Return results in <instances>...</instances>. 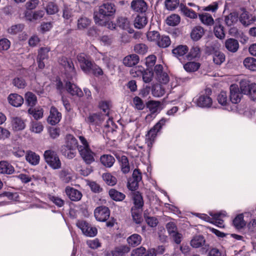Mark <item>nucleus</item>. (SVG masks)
Returning a JSON list of instances; mask_svg holds the SVG:
<instances>
[{
  "label": "nucleus",
  "mask_w": 256,
  "mask_h": 256,
  "mask_svg": "<svg viewBox=\"0 0 256 256\" xmlns=\"http://www.w3.org/2000/svg\"><path fill=\"white\" fill-rule=\"evenodd\" d=\"M116 12L115 5L109 2H104L98 8V11L94 13V20L96 24L103 25L106 24L105 20Z\"/></svg>",
  "instance_id": "nucleus-1"
},
{
  "label": "nucleus",
  "mask_w": 256,
  "mask_h": 256,
  "mask_svg": "<svg viewBox=\"0 0 256 256\" xmlns=\"http://www.w3.org/2000/svg\"><path fill=\"white\" fill-rule=\"evenodd\" d=\"M208 214L212 218L204 214L194 213V214L196 217L206 222L214 224L219 228L224 227L223 218L227 216V213L226 211L220 210L216 212H210Z\"/></svg>",
  "instance_id": "nucleus-2"
},
{
  "label": "nucleus",
  "mask_w": 256,
  "mask_h": 256,
  "mask_svg": "<svg viewBox=\"0 0 256 256\" xmlns=\"http://www.w3.org/2000/svg\"><path fill=\"white\" fill-rule=\"evenodd\" d=\"M79 140L82 144L78 146L79 154L87 164H90L94 162L96 154L90 149L88 142L83 136H80Z\"/></svg>",
  "instance_id": "nucleus-3"
},
{
  "label": "nucleus",
  "mask_w": 256,
  "mask_h": 256,
  "mask_svg": "<svg viewBox=\"0 0 256 256\" xmlns=\"http://www.w3.org/2000/svg\"><path fill=\"white\" fill-rule=\"evenodd\" d=\"M168 121V118H162L148 132L147 134H146V143L148 148L152 147L158 134L160 132L162 128Z\"/></svg>",
  "instance_id": "nucleus-4"
},
{
  "label": "nucleus",
  "mask_w": 256,
  "mask_h": 256,
  "mask_svg": "<svg viewBox=\"0 0 256 256\" xmlns=\"http://www.w3.org/2000/svg\"><path fill=\"white\" fill-rule=\"evenodd\" d=\"M210 90H206L204 93L200 94L194 100V102L202 108H209L212 105V100L210 96L211 94Z\"/></svg>",
  "instance_id": "nucleus-5"
},
{
  "label": "nucleus",
  "mask_w": 256,
  "mask_h": 256,
  "mask_svg": "<svg viewBox=\"0 0 256 256\" xmlns=\"http://www.w3.org/2000/svg\"><path fill=\"white\" fill-rule=\"evenodd\" d=\"M46 162L53 169H59L61 167V162L56 153L52 150H47L44 153Z\"/></svg>",
  "instance_id": "nucleus-6"
},
{
  "label": "nucleus",
  "mask_w": 256,
  "mask_h": 256,
  "mask_svg": "<svg viewBox=\"0 0 256 256\" xmlns=\"http://www.w3.org/2000/svg\"><path fill=\"white\" fill-rule=\"evenodd\" d=\"M76 226L80 229L82 234L86 236L94 237L98 233L96 228L92 226L86 221L83 220H78L76 224Z\"/></svg>",
  "instance_id": "nucleus-7"
},
{
  "label": "nucleus",
  "mask_w": 256,
  "mask_h": 256,
  "mask_svg": "<svg viewBox=\"0 0 256 256\" xmlns=\"http://www.w3.org/2000/svg\"><path fill=\"white\" fill-rule=\"evenodd\" d=\"M154 73L157 80L162 84H166L170 81L168 74L163 71V66L161 64H156L154 68Z\"/></svg>",
  "instance_id": "nucleus-8"
},
{
  "label": "nucleus",
  "mask_w": 256,
  "mask_h": 256,
  "mask_svg": "<svg viewBox=\"0 0 256 256\" xmlns=\"http://www.w3.org/2000/svg\"><path fill=\"white\" fill-rule=\"evenodd\" d=\"M142 179L141 172L138 170L135 169L133 172L132 177L128 180L127 184L128 188L132 191L136 190Z\"/></svg>",
  "instance_id": "nucleus-9"
},
{
  "label": "nucleus",
  "mask_w": 256,
  "mask_h": 256,
  "mask_svg": "<svg viewBox=\"0 0 256 256\" xmlns=\"http://www.w3.org/2000/svg\"><path fill=\"white\" fill-rule=\"evenodd\" d=\"M217 100L221 106H224V109L229 112H236L238 108L236 106H230L229 104L227 94L226 92L222 91L218 94Z\"/></svg>",
  "instance_id": "nucleus-10"
},
{
  "label": "nucleus",
  "mask_w": 256,
  "mask_h": 256,
  "mask_svg": "<svg viewBox=\"0 0 256 256\" xmlns=\"http://www.w3.org/2000/svg\"><path fill=\"white\" fill-rule=\"evenodd\" d=\"M110 215V210L108 207L100 206L96 208L94 211L96 219L99 222H104L107 220Z\"/></svg>",
  "instance_id": "nucleus-11"
},
{
  "label": "nucleus",
  "mask_w": 256,
  "mask_h": 256,
  "mask_svg": "<svg viewBox=\"0 0 256 256\" xmlns=\"http://www.w3.org/2000/svg\"><path fill=\"white\" fill-rule=\"evenodd\" d=\"M77 58L82 70L86 74L89 73L92 66V64L88 56L82 53L78 56Z\"/></svg>",
  "instance_id": "nucleus-12"
},
{
  "label": "nucleus",
  "mask_w": 256,
  "mask_h": 256,
  "mask_svg": "<svg viewBox=\"0 0 256 256\" xmlns=\"http://www.w3.org/2000/svg\"><path fill=\"white\" fill-rule=\"evenodd\" d=\"M106 118V116L99 113L90 114L85 121L90 126H100Z\"/></svg>",
  "instance_id": "nucleus-13"
},
{
  "label": "nucleus",
  "mask_w": 256,
  "mask_h": 256,
  "mask_svg": "<svg viewBox=\"0 0 256 256\" xmlns=\"http://www.w3.org/2000/svg\"><path fill=\"white\" fill-rule=\"evenodd\" d=\"M230 99L234 104L239 103L242 96L240 88L236 84H232L230 88Z\"/></svg>",
  "instance_id": "nucleus-14"
},
{
  "label": "nucleus",
  "mask_w": 256,
  "mask_h": 256,
  "mask_svg": "<svg viewBox=\"0 0 256 256\" xmlns=\"http://www.w3.org/2000/svg\"><path fill=\"white\" fill-rule=\"evenodd\" d=\"M62 118V114L54 106H52L50 110V115L48 118V122L52 126L58 123Z\"/></svg>",
  "instance_id": "nucleus-15"
},
{
  "label": "nucleus",
  "mask_w": 256,
  "mask_h": 256,
  "mask_svg": "<svg viewBox=\"0 0 256 256\" xmlns=\"http://www.w3.org/2000/svg\"><path fill=\"white\" fill-rule=\"evenodd\" d=\"M66 88L67 92L72 96L80 98L84 96V93L82 90L76 84L70 82H66Z\"/></svg>",
  "instance_id": "nucleus-16"
},
{
  "label": "nucleus",
  "mask_w": 256,
  "mask_h": 256,
  "mask_svg": "<svg viewBox=\"0 0 256 256\" xmlns=\"http://www.w3.org/2000/svg\"><path fill=\"white\" fill-rule=\"evenodd\" d=\"M59 62L61 65L64 66L66 71L72 73V76H76V70L71 59L68 58L66 57H62L60 59Z\"/></svg>",
  "instance_id": "nucleus-17"
},
{
  "label": "nucleus",
  "mask_w": 256,
  "mask_h": 256,
  "mask_svg": "<svg viewBox=\"0 0 256 256\" xmlns=\"http://www.w3.org/2000/svg\"><path fill=\"white\" fill-rule=\"evenodd\" d=\"M239 20L242 25L248 26L253 24L256 20V18L254 16L244 11L240 15Z\"/></svg>",
  "instance_id": "nucleus-18"
},
{
  "label": "nucleus",
  "mask_w": 256,
  "mask_h": 256,
  "mask_svg": "<svg viewBox=\"0 0 256 256\" xmlns=\"http://www.w3.org/2000/svg\"><path fill=\"white\" fill-rule=\"evenodd\" d=\"M79 146L80 145L78 144V142L76 138L73 135L68 134L66 136L64 144L61 146L78 149V146Z\"/></svg>",
  "instance_id": "nucleus-19"
},
{
  "label": "nucleus",
  "mask_w": 256,
  "mask_h": 256,
  "mask_svg": "<svg viewBox=\"0 0 256 256\" xmlns=\"http://www.w3.org/2000/svg\"><path fill=\"white\" fill-rule=\"evenodd\" d=\"M131 8L134 11L142 13L147 10V5L144 0H134L131 2Z\"/></svg>",
  "instance_id": "nucleus-20"
},
{
  "label": "nucleus",
  "mask_w": 256,
  "mask_h": 256,
  "mask_svg": "<svg viewBox=\"0 0 256 256\" xmlns=\"http://www.w3.org/2000/svg\"><path fill=\"white\" fill-rule=\"evenodd\" d=\"M66 192L70 199L72 201H78L82 196V193L78 190L70 187H66Z\"/></svg>",
  "instance_id": "nucleus-21"
},
{
  "label": "nucleus",
  "mask_w": 256,
  "mask_h": 256,
  "mask_svg": "<svg viewBox=\"0 0 256 256\" xmlns=\"http://www.w3.org/2000/svg\"><path fill=\"white\" fill-rule=\"evenodd\" d=\"M8 99L9 103L14 107L20 106L24 102L22 97L17 94H10Z\"/></svg>",
  "instance_id": "nucleus-22"
},
{
  "label": "nucleus",
  "mask_w": 256,
  "mask_h": 256,
  "mask_svg": "<svg viewBox=\"0 0 256 256\" xmlns=\"http://www.w3.org/2000/svg\"><path fill=\"white\" fill-rule=\"evenodd\" d=\"M139 62V57L136 54H132L126 56L123 60V64L127 66L132 67Z\"/></svg>",
  "instance_id": "nucleus-23"
},
{
  "label": "nucleus",
  "mask_w": 256,
  "mask_h": 256,
  "mask_svg": "<svg viewBox=\"0 0 256 256\" xmlns=\"http://www.w3.org/2000/svg\"><path fill=\"white\" fill-rule=\"evenodd\" d=\"M214 33L216 36L220 39H222L225 36L224 26L220 24V20H216L214 26Z\"/></svg>",
  "instance_id": "nucleus-24"
},
{
  "label": "nucleus",
  "mask_w": 256,
  "mask_h": 256,
  "mask_svg": "<svg viewBox=\"0 0 256 256\" xmlns=\"http://www.w3.org/2000/svg\"><path fill=\"white\" fill-rule=\"evenodd\" d=\"M188 52V48L186 46L180 45L172 50L173 54L180 60Z\"/></svg>",
  "instance_id": "nucleus-25"
},
{
  "label": "nucleus",
  "mask_w": 256,
  "mask_h": 256,
  "mask_svg": "<svg viewBox=\"0 0 256 256\" xmlns=\"http://www.w3.org/2000/svg\"><path fill=\"white\" fill-rule=\"evenodd\" d=\"M117 24L122 29L128 31L130 34L132 32L133 30L130 28V22L127 18L122 16L118 18Z\"/></svg>",
  "instance_id": "nucleus-26"
},
{
  "label": "nucleus",
  "mask_w": 256,
  "mask_h": 256,
  "mask_svg": "<svg viewBox=\"0 0 256 256\" xmlns=\"http://www.w3.org/2000/svg\"><path fill=\"white\" fill-rule=\"evenodd\" d=\"M204 34V29L200 26H196L193 28L190 33L192 39L194 41L199 40Z\"/></svg>",
  "instance_id": "nucleus-27"
},
{
  "label": "nucleus",
  "mask_w": 256,
  "mask_h": 256,
  "mask_svg": "<svg viewBox=\"0 0 256 256\" xmlns=\"http://www.w3.org/2000/svg\"><path fill=\"white\" fill-rule=\"evenodd\" d=\"M14 171V168L10 163L6 161L0 162V173L10 174Z\"/></svg>",
  "instance_id": "nucleus-28"
},
{
  "label": "nucleus",
  "mask_w": 256,
  "mask_h": 256,
  "mask_svg": "<svg viewBox=\"0 0 256 256\" xmlns=\"http://www.w3.org/2000/svg\"><path fill=\"white\" fill-rule=\"evenodd\" d=\"M225 46L228 50L234 52L238 50L239 44L237 40L234 38H229L226 41Z\"/></svg>",
  "instance_id": "nucleus-29"
},
{
  "label": "nucleus",
  "mask_w": 256,
  "mask_h": 256,
  "mask_svg": "<svg viewBox=\"0 0 256 256\" xmlns=\"http://www.w3.org/2000/svg\"><path fill=\"white\" fill-rule=\"evenodd\" d=\"M12 122V128L16 131L22 130L26 127L24 122L20 118L16 117L13 118Z\"/></svg>",
  "instance_id": "nucleus-30"
},
{
  "label": "nucleus",
  "mask_w": 256,
  "mask_h": 256,
  "mask_svg": "<svg viewBox=\"0 0 256 256\" xmlns=\"http://www.w3.org/2000/svg\"><path fill=\"white\" fill-rule=\"evenodd\" d=\"M206 240L203 236L198 235L193 237L190 240V244L192 248H198L203 246Z\"/></svg>",
  "instance_id": "nucleus-31"
},
{
  "label": "nucleus",
  "mask_w": 256,
  "mask_h": 256,
  "mask_svg": "<svg viewBox=\"0 0 256 256\" xmlns=\"http://www.w3.org/2000/svg\"><path fill=\"white\" fill-rule=\"evenodd\" d=\"M101 163L106 168L112 167L114 163L115 159L110 154H104L100 156Z\"/></svg>",
  "instance_id": "nucleus-32"
},
{
  "label": "nucleus",
  "mask_w": 256,
  "mask_h": 256,
  "mask_svg": "<svg viewBox=\"0 0 256 256\" xmlns=\"http://www.w3.org/2000/svg\"><path fill=\"white\" fill-rule=\"evenodd\" d=\"M60 152L62 156L68 159H72L76 154V149L61 146Z\"/></svg>",
  "instance_id": "nucleus-33"
},
{
  "label": "nucleus",
  "mask_w": 256,
  "mask_h": 256,
  "mask_svg": "<svg viewBox=\"0 0 256 256\" xmlns=\"http://www.w3.org/2000/svg\"><path fill=\"white\" fill-rule=\"evenodd\" d=\"M26 158L30 164L34 166L37 165L40 162V156L32 151L28 152Z\"/></svg>",
  "instance_id": "nucleus-34"
},
{
  "label": "nucleus",
  "mask_w": 256,
  "mask_h": 256,
  "mask_svg": "<svg viewBox=\"0 0 256 256\" xmlns=\"http://www.w3.org/2000/svg\"><path fill=\"white\" fill-rule=\"evenodd\" d=\"M142 242V237L137 234H134L127 238V242L130 246L135 247L139 245Z\"/></svg>",
  "instance_id": "nucleus-35"
},
{
  "label": "nucleus",
  "mask_w": 256,
  "mask_h": 256,
  "mask_svg": "<svg viewBox=\"0 0 256 256\" xmlns=\"http://www.w3.org/2000/svg\"><path fill=\"white\" fill-rule=\"evenodd\" d=\"M147 18L144 15H138L134 21V26L135 28L140 29L143 28L147 24Z\"/></svg>",
  "instance_id": "nucleus-36"
},
{
  "label": "nucleus",
  "mask_w": 256,
  "mask_h": 256,
  "mask_svg": "<svg viewBox=\"0 0 256 256\" xmlns=\"http://www.w3.org/2000/svg\"><path fill=\"white\" fill-rule=\"evenodd\" d=\"M244 214H240L236 216L233 220V224L236 229H241L246 225V222L244 220Z\"/></svg>",
  "instance_id": "nucleus-37"
},
{
  "label": "nucleus",
  "mask_w": 256,
  "mask_h": 256,
  "mask_svg": "<svg viewBox=\"0 0 256 256\" xmlns=\"http://www.w3.org/2000/svg\"><path fill=\"white\" fill-rule=\"evenodd\" d=\"M199 18L201 22L208 26H211L214 24V20L212 16L208 13H204L199 14Z\"/></svg>",
  "instance_id": "nucleus-38"
},
{
  "label": "nucleus",
  "mask_w": 256,
  "mask_h": 256,
  "mask_svg": "<svg viewBox=\"0 0 256 256\" xmlns=\"http://www.w3.org/2000/svg\"><path fill=\"white\" fill-rule=\"evenodd\" d=\"M110 197L115 201H122L125 198L126 196L123 193L116 190L115 189H111L108 192Z\"/></svg>",
  "instance_id": "nucleus-39"
},
{
  "label": "nucleus",
  "mask_w": 256,
  "mask_h": 256,
  "mask_svg": "<svg viewBox=\"0 0 256 256\" xmlns=\"http://www.w3.org/2000/svg\"><path fill=\"white\" fill-rule=\"evenodd\" d=\"M180 10L186 16L190 18H197L196 13L192 9L186 7V6L181 4L180 5Z\"/></svg>",
  "instance_id": "nucleus-40"
},
{
  "label": "nucleus",
  "mask_w": 256,
  "mask_h": 256,
  "mask_svg": "<svg viewBox=\"0 0 256 256\" xmlns=\"http://www.w3.org/2000/svg\"><path fill=\"white\" fill-rule=\"evenodd\" d=\"M130 248L126 246H121L116 248L112 252V256H124L125 254L128 252Z\"/></svg>",
  "instance_id": "nucleus-41"
},
{
  "label": "nucleus",
  "mask_w": 256,
  "mask_h": 256,
  "mask_svg": "<svg viewBox=\"0 0 256 256\" xmlns=\"http://www.w3.org/2000/svg\"><path fill=\"white\" fill-rule=\"evenodd\" d=\"M244 66L252 71L256 70V59L248 57L246 58L244 60Z\"/></svg>",
  "instance_id": "nucleus-42"
},
{
  "label": "nucleus",
  "mask_w": 256,
  "mask_h": 256,
  "mask_svg": "<svg viewBox=\"0 0 256 256\" xmlns=\"http://www.w3.org/2000/svg\"><path fill=\"white\" fill-rule=\"evenodd\" d=\"M28 114L32 115L33 118L36 120H39L42 118L44 114V110L42 108H30L28 110Z\"/></svg>",
  "instance_id": "nucleus-43"
},
{
  "label": "nucleus",
  "mask_w": 256,
  "mask_h": 256,
  "mask_svg": "<svg viewBox=\"0 0 256 256\" xmlns=\"http://www.w3.org/2000/svg\"><path fill=\"white\" fill-rule=\"evenodd\" d=\"M160 104L159 102L150 101L147 104V107L152 114H156L160 111Z\"/></svg>",
  "instance_id": "nucleus-44"
},
{
  "label": "nucleus",
  "mask_w": 256,
  "mask_h": 256,
  "mask_svg": "<svg viewBox=\"0 0 256 256\" xmlns=\"http://www.w3.org/2000/svg\"><path fill=\"white\" fill-rule=\"evenodd\" d=\"M131 212L134 221L137 224H140L142 221V210L132 208Z\"/></svg>",
  "instance_id": "nucleus-45"
},
{
  "label": "nucleus",
  "mask_w": 256,
  "mask_h": 256,
  "mask_svg": "<svg viewBox=\"0 0 256 256\" xmlns=\"http://www.w3.org/2000/svg\"><path fill=\"white\" fill-rule=\"evenodd\" d=\"M25 98L26 103L30 106H34L37 102L36 96L32 92H27L25 94Z\"/></svg>",
  "instance_id": "nucleus-46"
},
{
  "label": "nucleus",
  "mask_w": 256,
  "mask_h": 256,
  "mask_svg": "<svg viewBox=\"0 0 256 256\" xmlns=\"http://www.w3.org/2000/svg\"><path fill=\"white\" fill-rule=\"evenodd\" d=\"M133 200L134 206L132 208L142 210L144 206V202L141 194L138 192L135 194L134 196Z\"/></svg>",
  "instance_id": "nucleus-47"
},
{
  "label": "nucleus",
  "mask_w": 256,
  "mask_h": 256,
  "mask_svg": "<svg viewBox=\"0 0 256 256\" xmlns=\"http://www.w3.org/2000/svg\"><path fill=\"white\" fill-rule=\"evenodd\" d=\"M170 40L168 36H160L158 40L156 42L157 44L161 48H166L170 44Z\"/></svg>",
  "instance_id": "nucleus-48"
},
{
  "label": "nucleus",
  "mask_w": 256,
  "mask_h": 256,
  "mask_svg": "<svg viewBox=\"0 0 256 256\" xmlns=\"http://www.w3.org/2000/svg\"><path fill=\"white\" fill-rule=\"evenodd\" d=\"M121 170L124 174H127L130 170L128 160L125 156H122L120 160Z\"/></svg>",
  "instance_id": "nucleus-49"
},
{
  "label": "nucleus",
  "mask_w": 256,
  "mask_h": 256,
  "mask_svg": "<svg viewBox=\"0 0 256 256\" xmlns=\"http://www.w3.org/2000/svg\"><path fill=\"white\" fill-rule=\"evenodd\" d=\"M180 16L176 14H173L168 16L166 20L167 24L170 26H177L180 22Z\"/></svg>",
  "instance_id": "nucleus-50"
},
{
  "label": "nucleus",
  "mask_w": 256,
  "mask_h": 256,
  "mask_svg": "<svg viewBox=\"0 0 256 256\" xmlns=\"http://www.w3.org/2000/svg\"><path fill=\"white\" fill-rule=\"evenodd\" d=\"M200 66V64L194 62H188L184 66V70L188 72H196Z\"/></svg>",
  "instance_id": "nucleus-51"
},
{
  "label": "nucleus",
  "mask_w": 256,
  "mask_h": 256,
  "mask_svg": "<svg viewBox=\"0 0 256 256\" xmlns=\"http://www.w3.org/2000/svg\"><path fill=\"white\" fill-rule=\"evenodd\" d=\"M225 60L224 54L219 51H216L213 54V61L217 65H220Z\"/></svg>",
  "instance_id": "nucleus-52"
},
{
  "label": "nucleus",
  "mask_w": 256,
  "mask_h": 256,
  "mask_svg": "<svg viewBox=\"0 0 256 256\" xmlns=\"http://www.w3.org/2000/svg\"><path fill=\"white\" fill-rule=\"evenodd\" d=\"M24 28V25L23 24H17L12 26L8 29V32L12 35H16L22 31Z\"/></svg>",
  "instance_id": "nucleus-53"
},
{
  "label": "nucleus",
  "mask_w": 256,
  "mask_h": 256,
  "mask_svg": "<svg viewBox=\"0 0 256 256\" xmlns=\"http://www.w3.org/2000/svg\"><path fill=\"white\" fill-rule=\"evenodd\" d=\"M102 178L107 184L111 186L115 185L117 182L116 178L110 173L104 174Z\"/></svg>",
  "instance_id": "nucleus-54"
},
{
  "label": "nucleus",
  "mask_w": 256,
  "mask_h": 256,
  "mask_svg": "<svg viewBox=\"0 0 256 256\" xmlns=\"http://www.w3.org/2000/svg\"><path fill=\"white\" fill-rule=\"evenodd\" d=\"M152 94L156 97H161L165 94V88L161 84H157L153 87Z\"/></svg>",
  "instance_id": "nucleus-55"
},
{
  "label": "nucleus",
  "mask_w": 256,
  "mask_h": 256,
  "mask_svg": "<svg viewBox=\"0 0 256 256\" xmlns=\"http://www.w3.org/2000/svg\"><path fill=\"white\" fill-rule=\"evenodd\" d=\"M44 129V126L41 122L32 121L30 122V130L34 133L38 134L41 132Z\"/></svg>",
  "instance_id": "nucleus-56"
},
{
  "label": "nucleus",
  "mask_w": 256,
  "mask_h": 256,
  "mask_svg": "<svg viewBox=\"0 0 256 256\" xmlns=\"http://www.w3.org/2000/svg\"><path fill=\"white\" fill-rule=\"evenodd\" d=\"M142 80L146 83L150 82L152 79L153 76L154 74V72H152L149 70H144V68L142 72Z\"/></svg>",
  "instance_id": "nucleus-57"
},
{
  "label": "nucleus",
  "mask_w": 256,
  "mask_h": 256,
  "mask_svg": "<svg viewBox=\"0 0 256 256\" xmlns=\"http://www.w3.org/2000/svg\"><path fill=\"white\" fill-rule=\"evenodd\" d=\"M238 15L235 13H230L225 16L224 21L228 26H231L238 20Z\"/></svg>",
  "instance_id": "nucleus-58"
},
{
  "label": "nucleus",
  "mask_w": 256,
  "mask_h": 256,
  "mask_svg": "<svg viewBox=\"0 0 256 256\" xmlns=\"http://www.w3.org/2000/svg\"><path fill=\"white\" fill-rule=\"evenodd\" d=\"M200 56V49L197 46H193L190 50L188 54L186 56L188 60H191L193 58L199 57Z\"/></svg>",
  "instance_id": "nucleus-59"
},
{
  "label": "nucleus",
  "mask_w": 256,
  "mask_h": 256,
  "mask_svg": "<svg viewBox=\"0 0 256 256\" xmlns=\"http://www.w3.org/2000/svg\"><path fill=\"white\" fill-rule=\"evenodd\" d=\"M90 24V20L86 18L82 17L78 20V28L79 30H83L86 28Z\"/></svg>",
  "instance_id": "nucleus-60"
},
{
  "label": "nucleus",
  "mask_w": 256,
  "mask_h": 256,
  "mask_svg": "<svg viewBox=\"0 0 256 256\" xmlns=\"http://www.w3.org/2000/svg\"><path fill=\"white\" fill-rule=\"evenodd\" d=\"M240 89L242 94L248 95L251 90V84H249L246 81H242L240 82Z\"/></svg>",
  "instance_id": "nucleus-61"
},
{
  "label": "nucleus",
  "mask_w": 256,
  "mask_h": 256,
  "mask_svg": "<svg viewBox=\"0 0 256 256\" xmlns=\"http://www.w3.org/2000/svg\"><path fill=\"white\" fill-rule=\"evenodd\" d=\"M60 178L65 183H68L72 180V176L68 170H63L60 172Z\"/></svg>",
  "instance_id": "nucleus-62"
},
{
  "label": "nucleus",
  "mask_w": 256,
  "mask_h": 256,
  "mask_svg": "<svg viewBox=\"0 0 256 256\" xmlns=\"http://www.w3.org/2000/svg\"><path fill=\"white\" fill-rule=\"evenodd\" d=\"M134 50L136 53L144 54L148 51V47L144 44H138L134 46Z\"/></svg>",
  "instance_id": "nucleus-63"
},
{
  "label": "nucleus",
  "mask_w": 256,
  "mask_h": 256,
  "mask_svg": "<svg viewBox=\"0 0 256 256\" xmlns=\"http://www.w3.org/2000/svg\"><path fill=\"white\" fill-rule=\"evenodd\" d=\"M160 34L158 31H149L147 32L146 37L148 41L157 42L160 37Z\"/></svg>",
  "instance_id": "nucleus-64"
}]
</instances>
